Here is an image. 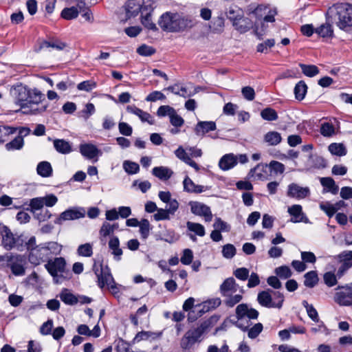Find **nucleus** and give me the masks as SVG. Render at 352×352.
Segmentation results:
<instances>
[{
	"mask_svg": "<svg viewBox=\"0 0 352 352\" xmlns=\"http://www.w3.org/2000/svg\"><path fill=\"white\" fill-rule=\"evenodd\" d=\"M320 208L330 218L332 217L337 212V208L329 202L320 204Z\"/></svg>",
	"mask_w": 352,
	"mask_h": 352,
	"instance_id": "nucleus-62",
	"label": "nucleus"
},
{
	"mask_svg": "<svg viewBox=\"0 0 352 352\" xmlns=\"http://www.w3.org/2000/svg\"><path fill=\"white\" fill-rule=\"evenodd\" d=\"M158 25L162 31L180 33L193 28L195 20L190 15L178 12H165L159 18Z\"/></svg>",
	"mask_w": 352,
	"mask_h": 352,
	"instance_id": "nucleus-2",
	"label": "nucleus"
},
{
	"mask_svg": "<svg viewBox=\"0 0 352 352\" xmlns=\"http://www.w3.org/2000/svg\"><path fill=\"white\" fill-rule=\"evenodd\" d=\"M302 72L308 77H314L319 74V69L314 65H305L300 63L299 65Z\"/></svg>",
	"mask_w": 352,
	"mask_h": 352,
	"instance_id": "nucleus-48",
	"label": "nucleus"
},
{
	"mask_svg": "<svg viewBox=\"0 0 352 352\" xmlns=\"http://www.w3.org/2000/svg\"><path fill=\"white\" fill-rule=\"evenodd\" d=\"M77 253L79 256L89 257L93 254L92 245L89 243L82 244L78 246Z\"/></svg>",
	"mask_w": 352,
	"mask_h": 352,
	"instance_id": "nucleus-54",
	"label": "nucleus"
},
{
	"mask_svg": "<svg viewBox=\"0 0 352 352\" xmlns=\"http://www.w3.org/2000/svg\"><path fill=\"white\" fill-rule=\"evenodd\" d=\"M111 234H113V227L111 224L107 221L103 222L99 230L100 241L104 244L106 243V238Z\"/></svg>",
	"mask_w": 352,
	"mask_h": 352,
	"instance_id": "nucleus-46",
	"label": "nucleus"
},
{
	"mask_svg": "<svg viewBox=\"0 0 352 352\" xmlns=\"http://www.w3.org/2000/svg\"><path fill=\"white\" fill-rule=\"evenodd\" d=\"M175 111H176V110L169 105H162L158 108L157 115L160 118L166 116H168L170 118Z\"/></svg>",
	"mask_w": 352,
	"mask_h": 352,
	"instance_id": "nucleus-58",
	"label": "nucleus"
},
{
	"mask_svg": "<svg viewBox=\"0 0 352 352\" xmlns=\"http://www.w3.org/2000/svg\"><path fill=\"white\" fill-rule=\"evenodd\" d=\"M307 89V85L304 80L298 82L294 89L295 98L298 101L302 100L305 98Z\"/></svg>",
	"mask_w": 352,
	"mask_h": 352,
	"instance_id": "nucleus-36",
	"label": "nucleus"
},
{
	"mask_svg": "<svg viewBox=\"0 0 352 352\" xmlns=\"http://www.w3.org/2000/svg\"><path fill=\"white\" fill-rule=\"evenodd\" d=\"M126 109L128 113L138 116L142 122H147L151 125L155 124V119L149 113L142 110L135 105H128Z\"/></svg>",
	"mask_w": 352,
	"mask_h": 352,
	"instance_id": "nucleus-27",
	"label": "nucleus"
},
{
	"mask_svg": "<svg viewBox=\"0 0 352 352\" xmlns=\"http://www.w3.org/2000/svg\"><path fill=\"white\" fill-rule=\"evenodd\" d=\"M341 263L338 270V278H342L352 267V250H345L334 256Z\"/></svg>",
	"mask_w": 352,
	"mask_h": 352,
	"instance_id": "nucleus-18",
	"label": "nucleus"
},
{
	"mask_svg": "<svg viewBox=\"0 0 352 352\" xmlns=\"http://www.w3.org/2000/svg\"><path fill=\"white\" fill-rule=\"evenodd\" d=\"M186 228L188 231L193 232L199 236H204L206 234L205 228L201 223L187 221Z\"/></svg>",
	"mask_w": 352,
	"mask_h": 352,
	"instance_id": "nucleus-43",
	"label": "nucleus"
},
{
	"mask_svg": "<svg viewBox=\"0 0 352 352\" xmlns=\"http://www.w3.org/2000/svg\"><path fill=\"white\" fill-rule=\"evenodd\" d=\"M216 129L217 124L214 121H199L195 126L194 131L197 136L203 137Z\"/></svg>",
	"mask_w": 352,
	"mask_h": 352,
	"instance_id": "nucleus-28",
	"label": "nucleus"
},
{
	"mask_svg": "<svg viewBox=\"0 0 352 352\" xmlns=\"http://www.w3.org/2000/svg\"><path fill=\"white\" fill-rule=\"evenodd\" d=\"M258 311L251 307L246 303L239 304L235 309V316L237 319L236 321H232V324L241 329L243 331H248V336L251 339H254L258 336L263 329L261 323L255 324L252 327L250 320H256L258 317Z\"/></svg>",
	"mask_w": 352,
	"mask_h": 352,
	"instance_id": "nucleus-1",
	"label": "nucleus"
},
{
	"mask_svg": "<svg viewBox=\"0 0 352 352\" xmlns=\"http://www.w3.org/2000/svg\"><path fill=\"white\" fill-rule=\"evenodd\" d=\"M11 94L14 98L16 104L20 105L22 111L27 109L30 88L22 84L16 85L12 87Z\"/></svg>",
	"mask_w": 352,
	"mask_h": 352,
	"instance_id": "nucleus-14",
	"label": "nucleus"
},
{
	"mask_svg": "<svg viewBox=\"0 0 352 352\" xmlns=\"http://www.w3.org/2000/svg\"><path fill=\"white\" fill-rule=\"evenodd\" d=\"M264 141L270 146L278 145L282 141L280 133L277 131H269L264 135Z\"/></svg>",
	"mask_w": 352,
	"mask_h": 352,
	"instance_id": "nucleus-40",
	"label": "nucleus"
},
{
	"mask_svg": "<svg viewBox=\"0 0 352 352\" xmlns=\"http://www.w3.org/2000/svg\"><path fill=\"white\" fill-rule=\"evenodd\" d=\"M275 273L277 276L282 279H287L289 278L292 273L288 266L283 265L275 269Z\"/></svg>",
	"mask_w": 352,
	"mask_h": 352,
	"instance_id": "nucleus-57",
	"label": "nucleus"
},
{
	"mask_svg": "<svg viewBox=\"0 0 352 352\" xmlns=\"http://www.w3.org/2000/svg\"><path fill=\"white\" fill-rule=\"evenodd\" d=\"M123 168L129 175L136 174L140 170L139 164L129 160H126L123 162Z\"/></svg>",
	"mask_w": 352,
	"mask_h": 352,
	"instance_id": "nucleus-52",
	"label": "nucleus"
},
{
	"mask_svg": "<svg viewBox=\"0 0 352 352\" xmlns=\"http://www.w3.org/2000/svg\"><path fill=\"white\" fill-rule=\"evenodd\" d=\"M25 248L28 252V261L32 265L37 266L46 262L42 243L36 245L35 236H33L29 239L25 243Z\"/></svg>",
	"mask_w": 352,
	"mask_h": 352,
	"instance_id": "nucleus-11",
	"label": "nucleus"
},
{
	"mask_svg": "<svg viewBox=\"0 0 352 352\" xmlns=\"http://www.w3.org/2000/svg\"><path fill=\"white\" fill-rule=\"evenodd\" d=\"M213 227L215 230L219 232H230L231 227L226 221H223L220 217H217L213 223Z\"/></svg>",
	"mask_w": 352,
	"mask_h": 352,
	"instance_id": "nucleus-56",
	"label": "nucleus"
},
{
	"mask_svg": "<svg viewBox=\"0 0 352 352\" xmlns=\"http://www.w3.org/2000/svg\"><path fill=\"white\" fill-rule=\"evenodd\" d=\"M78 7L72 6L65 8L60 13V16L67 21L76 19L79 14Z\"/></svg>",
	"mask_w": 352,
	"mask_h": 352,
	"instance_id": "nucleus-42",
	"label": "nucleus"
},
{
	"mask_svg": "<svg viewBox=\"0 0 352 352\" xmlns=\"http://www.w3.org/2000/svg\"><path fill=\"white\" fill-rule=\"evenodd\" d=\"M193 260V252L190 249H184L182 255L180 258V261L182 264L188 265Z\"/></svg>",
	"mask_w": 352,
	"mask_h": 352,
	"instance_id": "nucleus-64",
	"label": "nucleus"
},
{
	"mask_svg": "<svg viewBox=\"0 0 352 352\" xmlns=\"http://www.w3.org/2000/svg\"><path fill=\"white\" fill-rule=\"evenodd\" d=\"M261 116L263 120L267 121H275L278 118L277 112L270 107L263 109L261 112Z\"/></svg>",
	"mask_w": 352,
	"mask_h": 352,
	"instance_id": "nucleus-51",
	"label": "nucleus"
},
{
	"mask_svg": "<svg viewBox=\"0 0 352 352\" xmlns=\"http://www.w3.org/2000/svg\"><path fill=\"white\" fill-rule=\"evenodd\" d=\"M108 246L111 254L113 256V258L117 261H120L123 251L120 248L118 237L117 236H111L109 241Z\"/></svg>",
	"mask_w": 352,
	"mask_h": 352,
	"instance_id": "nucleus-29",
	"label": "nucleus"
},
{
	"mask_svg": "<svg viewBox=\"0 0 352 352\" xmlns=\"http://www.w3.org/2000/svg\"><path fill=\"white\" fill-rule=\"evenodd\" d=\"M43 206L44 200L42 197H36L30 200V206L34 213L43 209Z\"/></svg>",
	"mask_w": 352,
	"mask_h": 352,
	"instance_id": "nucleus-60",
	"label": "nucleus"
},
{
	"mask_svg": "<svg viewBox=\"0 0 352 352\" xmlns=\"http://www.w3.org/2000/svg\"><path fill=\"white\" fill-rule=\"evenodd\" d=\"M80 154L87 160H92L94 162L98 161V157L102 155L98 148L91 143H83L79 145Z\"/></svg>",
	"mask_w": 352,
	"mask_h": 352,
	"instance_id": "nucleus-23",
	"label": "nucleus"
},
{
	"mask_svg": "<svg viewBox=\"0 0 352 352\" xmlns=\"http://www.w3.org/2000/svg\"><path fill=\"white\" fill-rule=\"evenodd\" d=\"M25 259L20 254H5L0 256V269H10L14 276H23L25 273Z\"/></svg>",
	"mask_w": 352,
	"mask_h": 352,
	"instance_id": "nucleus-8",
	"label": "nucleus"
},
{
	"mask_svg": "<svg viewBox=\"0 0 352 352\" xmlns=\"http://www.w3.org/2000/svg\"><path fill=\"white\" fill-rule=\"evenodd\" d=\"M183 188L184 191L195 194H199L210 189L208 186L195 184L188 176H186L183 181Z\"/></svg>",
	"mask_w": 352,
	"mask_h": 352,
	"instance_id": "nucleus-26",
	"label": "nucleus"
},
{
	"mask_svg": "<svg viewBox=\"0 0 352 352\" xmlns=\"http://www.w3.org/2000/svg\"><path fill=\"white\" fill-rule=\"evenodd\" d=\"M52 168L50 162L43 161L38 164L36 167L37 174L43 177H49L52 175Z\"/></svg>",
	"mask_w": 352,
	"mask_h": 352,
	"instance_id": "nucleus-38",
	"label": "nucleus"
},
{
	"mask_svg": "<svg viewBox=\"0 0 352 352\" xmlns=\"http://www.w3.org/2000/svg\"><path fill=\"white\" fill-rule=\"evenodd\" d=\"M65 267L66 261L63 257L49 260L45 265V269L54 278L58 276V273L64 272Z\"/></svg>",
	"mask_w": 352,
	"mask_h": 352,
	"instance_id": "nucleus-21",
	"label": "nucleus"
},
{
	"mask_svg": "<svg viewBox=\"0 0 352 352\" xmlns=\"http://www.w3.org/2000/svg\"><path fill=\"white\" fill-rule=\"evenodd\" d=\"M327 13L334 16L336 23L340 30L352 34V4H335L329 8Z\"/></svg>",
	"mask_w": 352,
	"mask_h": 352,
	"instance_id": "nucleus-5",
	"label": "nucleus"
},
{
	"mask_svg": "<svg viewBox=\"0 0 352 352\" xmlns=\"http://www.w3.org/2000/svg\"><path fill=\"white\" fill-rule=\"evenodd\" d=\"M152 174L162 181H167L173 175V171L166 166H156L152 170Z\"/></svg>",
	"mask_w": 352,
	"mask_h": 352,
	"instance_id": "nucleus-32",
	"label": "nucleus"
},
{
	"mask_svg": "<svg viewBox=\"0 0 352 352\" xmlns=\"http://www.w3.org/2000/svg\"><path fill=\"white\" fill-rule=\"evenodd\" d=\"M140 227V233L142 239H146L149 236V232L151 230V225L148 219H142L140 221V224L138 225Z\"/></svg>",
	"mask_w": 352,
	"mask_h": 352,
	"instance_id": "nucleus-53",
	"label": "nucleus"
},
{
	"mask_svg": "<svg viewBox=\"0 0 352 352\" xmlns=\"http://www.w3.org/2000/svg\"><path fill=\"white\" fill-rule=\"evenodd\" d=\"M334 295V301L340 306H352V283L338 286Z\"/></svg>",
	"mask_w": 352,
	"mask_h": 352,
	"instance_id": "nucleus-13",
	"label": "nucleus"
},
{
	"mask_svg": "<svg viewBox=\"0 0 352 352\" xmlns=\"http://www.w3.org/2000/svg\"><path fill=\"white\" fill-rule=\"evenodd\" d=\"M287 212L291 216L290 221L292 223H309V219L302 211V206L299 204H294L289 207L287 209Z\"/></svg>",
	"mask_w": 352,
	"mask_h": 352,
	"instance_id": "nucleus-24",
	"label": "nucleus"
},
{
	"mask_svg": "<svg viewBox=\"0 0 352 352\" xmlns=\"http://www.w3.org/2000/svg\"><path fill=\"white\" fill-rule=\"evenodd\" d=\"M302 306L306 309L308 316L314 322H319L320 318L317 310L312 305H309L307 300L302 302Z\"/></svg>",
	"mask_w": 352,
	"mask_h": 352,
	"instance_id": "nucleus-49",
	"label": "nucleus"
},
{
	"mask_svg": "<svg viewBox=\"0 0 352 352\" xmlns=\"http://www.w3.org/2000/svg\"><path fill=\"white\" fill-rule=\"evenodd\" d=\"M24 146V140L21 137H16L14 140L8 142L5 145V148L7 151H15L21 150Z\"/></svg>",
	"mask_w": 352,
	"mask_h": 352,
	"instance_id": "nucleus-47",
	"label": "nucleus"
},
{
	"mask_svg": "<svg viewBox=\"0 0 352 352\" xmlns=\"http://www.w3.org/2000/svg\"><path fill=\"white\" fill-rule=\"evenodd\" d=\"M226 14L227 18L233 24L237 20H240L243 18L244 13L242 9L236 6H231L226 9Z\"/></svg>",
	"mask_w": 352,
	"mask_h": 352,
	"instance_id": "nucleus-33",
	"label": "nucleus"
},
{
	"mask_svg": "<svg viewBox=\"0 0 352 352\" xmlns=\"http://www.w3.org/2000/svg\"><path fill=\"white\" fill-rule=\"evenodd\" d=\"M236 164V157L233 153L224 155L219 162V166L223 170H230Z\"/></svg>",
	"mask_w": 352,
	"mask_h": 352,
	"instance_id": "nucleus-30",
	"label": "nucleus"
},
{
	"mask_svg": "<svg viewBox=\"0 0 352 352\" xmlns=\"http://www.w3.org/2000/svg\"><path fill=\"white\" fill-rule=\"evenodd\" d=\"M85 216V210L83 208H70L61 212L59 217L56 219L55 223L61 224L65 221L79 219L83 218Z\"/></svg>",
	"mask_w": 352,
	"mask_h": 352,
	"instance_id": "nucleus-19",
	"label": "nucleus"
},
{
	"mask_svg": "<svg viewBox=\"0 0 352 352\" xmlns=\"http://www.w3.org/2000/svg\"><path fill=\"white\" fill-rule=\"evenodd\" d=\"M320 182L324 188V192H330L333 195L338 194L339 191V187L336 184L333 178L329 177H321Z\"/></svg>",
	"mask_w": 352,
	"mask_h": 352,
	"instance_id": "nucleus-34",
	"label": "nucleus"
},
{
	"mask_svg": "<svg viewBox=\"0 0 352 352\" xmlns=\"http://www.w3.org/2000/svg\"><path fill=\"white\" fill-rule=\"evenodd\" d=\"M154 0H146V6L144 7V14H142L141 22L144 28L153 31H157L155 23L152 21L151 14L155 8Z\"/></svg>",
	"mask_w": 352,
	"mask_h": 352,
	"instance_id": "nucleus-16",
	"label": "nucleus"
},
{
	"mask_svg": "<svg viewBox=\"0 0 352 352\" xmlns=\"http://www.w3.org/2000/svg\"><path fill=\"white\" fill-rule=\"evenodd\" d=\"M59 297L66 305H74L78 303V297L73 294L68 289H63L59 294Z\"/></svg>",
	"mask_w": 352,
	"mask_h": 352,
	"instance_id": "nucleus-35",
	"label": "nucleus"
},
{
	"mask_svg": "<svg viewBox=\"0 0 352 352\" xmlns=\"http://www.w3.org/2000/svg\"><path fill=\"white\" fill-rule=\"evenodd\" d=\"M267 167H269L271 171H273L276 174H283L285 170V165L278 161L272 160L269 164H258L255 167L250 169L248 177H255L258 180H265L266 177L263 173L266 172Z\"/></svg>",
	"mask_w": 352,
	"mask_h": 352,
	"instance_id": "nucleus-12",
	"label": "nucleus"
},
{
	"mask_svg": "<svg viewBox=\"0 0 352 352\" xmlns=\"http://www.w3.org/2000/svg\"><path fill=\"white\" fill-rule=\"evenodd\" d=\"M249 274H250V271L246 267H239V268L236 269L233 272V274L234 275V276L237 279H239L240 280H243V281L248 280V278L249 277Z\"/></svg>",
	"mask_w": 352,
	"mask_h": 352,
	"instance_id": "nucleus-63",
	"label": "nucleus"
},
{
	"mask_svg": "<svg viewBox=\"0 0 352 352\" xmlns=\"http://www.w3.org/2000/svg\"><path fill=\"white\" fill-rule=\"evenodd\" d=\"M0 236L1 238V245L8 251L15 249L18 251H23L25 243L21 236L14 234L10 229L2 223H0Z\"/></svg>",
	"mask_w": 352,
	"mask_h": 352,
	"instance_id": "nucleus-7",
	"label": "nucleus"
},
{
	"mask_svg": "<svg viewBox=\"0 0 352 352\" xmlns=\"http://www.w3.org/2000/svg\"><path fill=\"white\" fill-rule=\"evenodd\" d=\"M93 270L97 276L98 285L100 288L102 289L104 286H107L114 296L120 293L119 285L115 282L111 270L107 265L100 264L97 266L94 265Z\"/></svg>",
	"mask_w": 352,
	"mask_h": 352,
	"instance_id": "nucleus-6",
	"label": "nucleus"
},
{
	"mask_svg": "<svg viewBox=\"0 0 352 352\" xmlns=\"http://www.w3.org/2000/svg\"><path fill=\"white\" fill-rule=\"evenodd\" d=\"M42 245L46 262L51 260L53 256L59 255L63 249V246L56 241L42 243Z\"/></svg>",
	"mask_w": 352,
	"mask_h": 352,
	"instance_id": "nucleus-25",
	"label": "nucleus"
},
{
	"mask_svg": "<svg viewBox=\"0 0 352 352\" xmlns=\"http://www.w3.org/2000/svg\"><path fill=\"white\" fill-rule=\"evenodd\" d=\"M338 278V272L335 274L333 272H327L323 274L324 283L329 287H332L337 285Z\"/></svg>",
	"mask_w": 352,
	"mask_h": 352,
	"instance_id": "nucleus-50",
	"label": "nucleus"
},
{
	"mask_svg": "<svg viewBox=\"0 0 352 352\" xmlns=\"http://www.w3.org/2000/svg\"><path fill=\"white\" fill-rule=\"evenodd\" d=\"M256 300L258 303L262 307L281 309L285 300V296L280 292L268 289L259 292Z\"/></svg>",
	"mask_w": 352,
	"mask_h": 352,
	"instance_id": "nucleus-10",
	"label": "nucleus"
},
{
	"mask_svg": "<svg viewBox=\"0 0 352 352\" xmlns=\"http://www.w3.org/2000/svg\"><path fill=\"white\" fill-rule=\"evenodd\" d=\"M329 151L333 155L342 157L346 155L347 151L343 143H331L328 146Z\"/></svg>",
	"mask_w": 352,
	"mask_h": 352,
	"instance_id": "nucleus-39",
	"label": "nucleus"
},
{
	"mask_svg": "<svg viewBox=\"0 0 352 352\" xmlns=\"http://www.w3.org/2000/svg\"><path fill=\"white\" fill-rule=\"evenodd\" d=\"M219 292L224 298L223 302L228 307H233L243 299L244 289L240 287L233 277L226 278L219 287Z\"/></svg>",
	"mask_w": 352,
	"mask_h": 352,
	"instance_id": "nucleus-4",
	"label": "nucleus"
},
{
	"mask_svg": "<svg viewBox=\"0 0 352 352\" xmlns=\"http://www.w3.org/2000/svg\"><path fill=\"white\" fill-rule=\"evenodd\" d=\"M287 196L292 199L298 200L305 199L310 195L309 187H302L296 183H291L287 186Z\"/></svg>",
	"mask_w": 352,
	"mask_h": 352,
	"instance_id": "nucleus-20",
	"label": "nucleus"
},
{
	"mask_svg": "<svg viewBox=\"0 0 352 352\" xmlns=\"http://www.w3.org/2000/svg\"><path fill=\"white\" fill-rule=\"evenodd\" d=\"M304 285L309 288L314 287L318 282V274L316 271L307 272L305 276Z\"/></svg>",
	"mask_w": 352,
	"mask_h": 352,
	"instance_id": "nucleus-45",
	"label": "nucleus"
},
{
	"mask_svg": "<svg viewBox=\"0 0 352 352\" xmlns=\"http://www.w3.org/2000/svg\"><path fill=\"white\" fill-rule=\"evenodd\" d=\"M162 333H155L151 331H142L138 332L133 340V343L139 342L142 340H147L149 338L155 339L160 337Z\"/></svg>",
	"mask_w": 352,
	"mask_h": 352,
	"instance_id": "nucleus-41",
	"label": "nucleus"
},
{
	"mask_svg": "<svg viewBox=\"0 0 352 352\" xmlns=\"http://www.w3.org/2000/svg\"><path fill=\"white\" fill-rule=\"evenodd\" d=\"M252 25V21L248 18L244 17V16L241 19L237 20L232 24L234 28L240 33L248 32L251 28Z\"/></svg>",
	"mask_w": 352,
	"mask_h": 352,
	"instance_id": "nucleus-37",
	"label": "nucleus"
},
{
	"mask_svg": "<svg viewBox=\"0 0 352 352\" xmlns=\"http://www.w3.org/2000/svg\"><path fill=\"white\" fill-rule=\"evenodd\" d=\"M221 252L224 258L230 259L235 256L236 250L234 245L228 243L223 246Z\"/></svg>",
	"mask_w": 352,
	"mask_h": 352,
	"instance_id": "nucleus-55",
	"label": "nucleus"
},
{
	"mask_svg": "<svg viewBox=\"0 0 352 352\" xmlns=\"http://www.w3.org/2000/svg\"><path fill=\"white\" fill-rule=\"evenodd\" d=\"M146 1L144 0H129L126 2L124 8L126 16L131 18L137 16L139 12L144 14V7Z\"/></svg>",
	"mask_w": 352,
	"mask_h": 352,
	"instance_id": "nucleus-22",
	"label": "nucleus"
},
{
	"mask_svg": "<svg viewBox=\"0 0 352 352\" xmlns=\"http://www.w3.org/2000/svg\"><path fill=\"white\" fill-rule=\"evenodd\" d=\"M188 205L190 207V212L193 214L204 217L206 222L212 221V214L208 206L197 201H190Z\"/></svg>",
	"mask_w": 352,
	"mask_h": 352,
	"instance_id": "nucleus-17",
	"label": "nucleus"
},
{
	"mask_svg": "<svg viewBox=\"0 0 352 352\" xmlns=\"http://www.w3.org/2000/svg\"><path fill=\"white\" fill-rule=\"evenodd\" d=\"M219 320V316L213 315L201 322L197 327L190 329L181 340V347L184 350L191 349L204 333L218 322Z\"/></svg>",
	"mask_w": 352,
	"mask_h": 352,
	"instance_id": "nucleus-3",
	"label": "nucleus"
},
{
	"mask_svg": "<svg viewBox=\"0 0 352 352\" xmlns=\"http://www.w3.org/2000/svg\"><path fill=\"white\" fill-rule=\"evenodd\" d=\"M320 127V134L325 138H331L338 133L340 130V122L336 118H323Z\"/></svg>",
	"mask_w": 352,
	"mask_h": 352,
	"instance_id": "nucleus-15",
	"label": "nucleus"
},
{
	"mask_svg": "<svg viewBox=\"0 0 352 352\" xmlns=\"http://www.w3.org/2000/svg\"><path fill=\"white\" fill-rule=\"evenodd\" d=\"M96 82L94 80H84L77 85V89L79 91H91L92 89L96 87Z\"/></svg>",
	"mask_w": 352,
	"mask_h": 352,
	"instance_id": "nucleus-59",
	"label": "nucleus"
},
{
	"mask_svg": "<svg viewBox=\"0 0 352 352\" xmlns=\"http://www.w3.org/2000/svg\"><path fill=\"white\" fill-rule=\"evenodd\" d=\"M53 144L55 150L59 153L67 155L72 151L71 143L64 139H55Z\"/></svg>",
	"mask_w": 352,
	"mask_h": 352,
	"instance_id": "nucleus-31",
	"label": "nucleus"
},
{
	"mask_svg": "<svg viewBox=\"0 0 352 352\" xmlns=\"http://www.w3.org/2000/svg\"><path fill=\"white\" fill-rule=\"evenodd\" d=\"M275 45V40L274 38L267 39L263 43H259L256 47L258 52L267 53V48H271Z\"/></svg>",
	"mask_w": 352,
	"mask_h": 352,
	"instance_id": "nucleus-61",
	"label": "nucleus"
},
{
	"mask_svg": "<svg viewBox=\"0 0 352 352\" xmlns=\"http://www.w3.org/2000/svg\"><path fill=\"white\" fill-rule=\"evenodd\" d=\"M27 102V109L23 111L24 114H40L45 111L48 107L44 95L37 89H30V96Z\"/></svg>",
	"mask_w": 352,
	"mask_h": 352,
	"instance_id": "nucleus-9",
	"label": "nucleus"
},
{
	"mask_svg": "<svg viewBox=\"0 0 352 352\" xmlns=\"http://www.w3.org/2000/svg\"><path fill=\"white\" fill-rule=\"evenodd\" d=\"M315 32L323 38H331L333 35V28L329 23L322 24L316 29Z\"/></svg>",
	"mask_w": 352,
	"mask_h": 352,
	"instance_id": "nucleus-44",
	"label": "nucleus"
}]
</instances>
